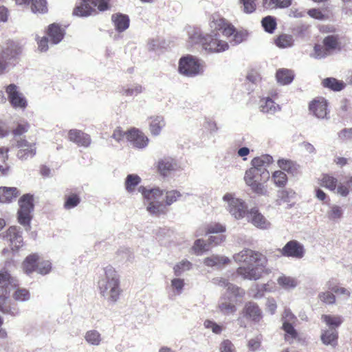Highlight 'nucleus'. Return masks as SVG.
Segmentation results:
<instances>
[{
    "label": "nucleus",
    "mask_w": 352,
    "mask_h": 352,
    "mask_svg": "<svg viewBox=\"0 0 352 352\" xmlns=\"http://www.w3.org/2000/svg\"><path fill=\"white\" fill-rule=\"evenodd\" d=\"M209 25L212 30L211 34H204L197 27L190 28L188 30V43L192 45H200L209 52H221L228 50V43L219 39L215 31L222 30L223 34L231 38L236 31L235 28L217 14L211 16Z\"/></svg>",
    "instance_id": "1"
},
{
    "label": "nucleus",
    "mask_w": 352,
    "mask_h": 352,
    "mask_svg": "<svg viewBox=\"0 0 352 352\" xmlns=\"http://www.w3.org/2000/svg\"><path fill=\"white\" fill-rule=\"evenodd\" d=\"M236 263L246 264L236 269V274L243 279L257 280L263 275L269 274L268 259L263 253L245 248L233 256Z\"/></svg>",
    "instance_id": "2"
},
{
    "label": "nucleus",
    "mask_w": 352,
    "mask_h": 352,
    "mask_svg": "<svg viewBox=\"0 0 352 352\" xmlns=\"http://www.w3.org/2000/svg\"><path fill=\"white\" fill-rule=\"evenodd\" d=\"M98 284L102 296H107L108 300L113 302L118 300L122 289L119 276L113 267L108 266L104 269V276L98 280Z\"/></svg>",
    "instance_id": "3"
},
{
    "label": "nucleus",
    "mask_w": 352,
    "mask_h": 352,
    "mask_svg": "<svg viewBox=\"0 0 352 352\" xmlns=\"http://www.w3.org/2000/svg\"><path fill=\"white\" fill-rule=\"evenodd\" d=\"M270 178L267 170H258L255 168L248 169L244 175V181L251 190L258 195H267V185L266 184Z\"/></svg>",
    "instance_id": "4"
},
{
    "label": "nucleus",
    "mask_w": 352,
    "mask_h": 352,
    "mask_svg": "<svg viewBox=\"0 0 352 352\" xmlns=\"http://www.w3.org/2000/svg\"><path fill=\"white\" fill-rule=\"evenodd\" d=\"M12 287L17 286V280L13 277L11 274L6 269L0 270V311L3 314H8L14 316L17 311L12 309L10 305H6V302L10 297L9 286Z\"/></svg>",
    "instance_id": "5"
},
{
    "label": "nucleus",
    "mask_w": 352,
    "mask_h": 352,
    "mask_svg": "<svg viewBox=\"0 0 352 352\" xmlns=\"http://www.w3.org/2000/svg\"><path fill=\"white\" fill-rule=\"evenodd\" d=\"M19 209L17 211L18 222L24 227L30 228L32 219V212L34 209V195L30 193L23 195L18 201Z\"/></svg>",
    "instance_id": "6"
},
{
    "label": "nucleus",
    "mask_w": 352,
    "mask_h": 352,
    "mask_svg": "<svg viewBox=\"0 0 352 352\" xmlns=\"http://www.w3.org/2000/svg\"><path fill=\"white\" fill-rule=\"evenodd\" d=\"M108 2L109 0H81L80 5L74 8L73 14L78 16H88L96 12V7L100 11H104L109 9Z\"/></svg>",
    "instance_id": "7"
},
{
    "label": "nucleus",
    "mask_w": 352,
    "mask_h": 352,
    "mask_svg": "<svg viewBox=\"0 0 352 352\" xmlns=\"http://www.w3.org/2000/svg\"><path fill=\"white\" fill-rule=\"evenodd\" d=\"M179 71L182 74L186 76H195L201 74L204 71L203 63L190 55L183 57L179 60Z\"/></svg>",
    "instance_id": "8"
},
{
    "label": "nucleus",
    "mask_w": 352,
    "mask_h": 352,
    "mask_svg": "<svg viewBox=\"0 0 352 352\" xmlns=\"http://www.w3.org/2000/svg\"><path fill=\"white\" fill-rule=\"evenodd\" d=\"M324 46L316 45L314 47V57L322 58L329 55L333 50H340L338 37L336 35H329L323 40Z\"/></svg>",
    "instance_id": "9"
},
{
    "label": "nucleus",
    "mask_w": 352,
    "mask_h": 352,
    "mask_svg": "<svg viewBox=\"0 0 352 352\" xmlns=\"http://www.w3.org/2000/svg\"><path fill=\"white\" fill-rule=\"evenodd\" d=\"M224 201L228 203V210L236 219L243 218L247 212L245 203L238 198L233 197L232 194L228 193L223 197Z\"/></svg>",
    "instance_id": "10"
},
{
    "label": "nucleus",
    "mask_w": 352,
    "mask_h": 352,
    "mask_svg": "<svg viewBox=\"0 0 352 352\" xmlns=\"http://www.w3.org/2000/svg\"><path fill=\"white\" fill-rule=\"evenodd\" d=\"M243 318L254 322H259L263 318V312L258 304L253 301L245 302L241 310Z\"/></svg>",
    "instance_id": "11"
},
{
    "label": "nucleus",
    "mask_w": 352,
    "mask_h": 352,
    "mask_svg": "<svg viewBox=\"0 0 352 352\" xmlns=\"http://www.w3.org/2000/svg\"><path fill=\"white\" fill-rule=\"evenodd\" d=\"M278 251L283 256L296 258H301L305 254L303 245L296 240L289 241L282 249H279Z\"/></svg>",
    "instance_id": "12"
},
{
    "label": "nucleus",
    "mask_w": 352,
    "mask_h": 352,
    "mask_svg": "<svg viewBox=\"0 0 352 352\" xmlns=\"http://www.w3.org/2000/svg\"><path fill=\"white\" fill-rule=\"evenodd\" d=\"M22 50L19 43L10 41L2 47L0 60H3L8 64V60L17 58L21 54Z\"/></svg>",
    "instance_id": "13"
},
{
    "label": "nucleus",
    "mask_w": 352,
    "mask_h": 352,
    "mask_svg": "<svg viewBox=\"0 0 352 352\" xmlns=\"http://www.w3.org/2000/svg\"><path fill=\"white\" fill-rule=\"evenodd\" d=\"M127 141L136 148H145L149 142L147 136L138 129L131 128L127 131Z\"/></svg>",
    "instance_id": "14"
},
{
    "label": "nucleus",
    "mask_w": 352,
    "mask_h": 352,
    "mask_svg": "<svg viewBox=\"0 0 352 352\" xmlns=\"http://www.w3.org/2000/svg\"><path fill=\"white\" fill-rule=\"evenodd\" d=\"M16 146L19 148L16 156L20 160H27L36 155V144L30 143L25 139H20L17 140Z\"/></svg>",
    "instance_id": "15"
},
{
    "label": "nucleus",
    "mask_w": 352,
    "mask_h": 352,
    "mask_svg": "<svg viewBox=\"0 0 352 352\" xmlns=\"http://www.w3.org/2000/svg\"><path fill=\"white\" fill-rule=\"evenodd\" d=\"M9 100L14 108L24 109L27 107V100L21 93L17 90L14 84H10L6 88Z\"/></svg>",
    "instance_id": "16"
},
{
    "label": "nucleus",
    "mask_w": 352,
    "mask_h": 352,
    "mask_svg": "<svg viewBox=\"0 0 352 352\" xmlns=\"http://www.w3.org/2000/svg\"><path fill=\"white\" fill-rule=\"evenodd\" d=\"M179 168L177 162L171 157H165L157 162V170L158 173L163 177L170 175Z\"/></svg>",
    "instance_id": "17"
},
{
    "label": "nucleus",
    "mask_w": 352,
    "mask_h": 352,
    "mask_svg": "<svg viewBox=\"0 0 352 352\" xmlns=\"http://www.w3.org/2000/svg\"><path fill=\"white\" fill-rule=\"evenodd\" d=\"M247 218L249 222L258 228L267 229L270 226V223L256 208H253L247 212Z\"/></svg>",
    "instance_id": "18"
},
{
    "label": "nucleus",
    "mask_w": 352,
    "mask_h": 352,
    "mask_svg": "<svg viewBox=\"0 0 352 352\" xmlns=\"http://www.w3.org/2000/svg\"><path fill=\"white\" fill-rule=\"evenodd\" d=\"M6 237L9 241L10 246L13 251L18 250L23 246V238L17 227H10L6 231Z\"/></svg>",
    "instance_id": "19"
},
{
    "label": "nucleus",
    "mask_w": 352,
    "mask_h": 352,
    "mask_svg": "<svg viewBox=\"0 0 352 352\" xmlns=\"http://www.w3.org/2000/svg\"><path fill=\"white\" fill-rule=\"evenodd\" d=\"M68 138L79 146L87 147L91 144L89 135L80 130L71 129L68 132Z\"/></svg>",
    "instance_id": "20"
},
{
    "label": "nucleus",
    "mask_w": 352,
    "mask_h": 352,
    "mask_svg": "<svg viewBox=\"0 0 352 352\" xmlns=\"http://www.w3.org/2000/svg\"><path fill=\"white\" fill-rule=\"evenodd\" d=\"M16 187H0V203H10L19 195Z\"/></svg>",
    "instance_id": "21"
},
{
    "label": "nucleus",
    "mask_w": 352,
    "mask_h": 352,
    "mask_svg": "<svg viewBox=\"0 0 352 352\" xmlns=\"http://www.w3.org/2000/svg\"><path fill=\"white\" fill-rule=\"evenodd\" d=\"M39 256L36 254L28 255L23 261L21 267L25 274L30 275L36 272L37 262Z\"/></svg>",
    "instance_id": "22"
},
{
    "label": "nucleus",
    "mask_w": 352,
    "mask_h": 352,
    "mask_svg": "<svg viewBox=\"0 0 352 352\" xmlns=\"http://www.w3.org/2000/svg\"><path fill=\"white\" fill-rule=\"evenodd\" d=\"M144 197L148 201L157 202V199H160L163 195V191L160 188H154L151 189H147L144 186H140L138 188Z\"/></svg>",
    "instance_id": "23"
},
{
    "label": "nucleus",
    "mask_w": 352,
    "mask_h": 352,
    "mask_svg": "<svg viewBox=\"0 0 352 352\" xmlns=\"http://www.w3.org/2000/svg\"><path fill=\"white\" fill-rule=\"evenodd\" d=\"M282 329L285 333L284 338L286 342L292 344L294 340H300L299 333L293 324L288 322V321H283Z\"/></svg>",
    "instance_id": "24"
},
{
    "label": "nucleus",
    "mask_w": 352,
    "mask_h": 352,
    "mask_svg": "<svg viewBox=\"0 0 352 352\" xmlns=\"http://www.w3.org/2000/svg\"><path fill=\"white\" fill-rule=\"evenodd\" d=\"M16 2L19 5L31 2V9L34 13H45L47 11L46 0H16Z\"/></svg>",
    "instance_id": "25"
},
{
    "label": "nucleus",
    "mask_w": 352,
    "mask_h": 352,
    "mask_svg": "<svg viewBox=\"0 0 352 352\" xmlns=\"http://www.w3.org/2000/svg\"><path fill=\"white\" fill-rule=\"evenodd\" d=\"M166 122L162 116L151 117L149 123V130L152 135H159L165 126Z\"/></svg>",
    "instance_id": "26"
},
{
    "label": "nucleus",
    "mask_w": 352,
    "mask_h": 352,
    "mask_svg": "<svg viewBox=\"0 0 352 352\" xmlns=\"http://www.w3.org/2000/svg\"><path fill=\"white\" fill-rule=\"evenodd\" d=\"M111 19L116 29L120 32L126 30L129 26V18L127 15L116 14Z\"/></svg>",
    "instance_id": "27"
},
{
    "label": "nucleus",
    "mask_w": 352,
    "mask_h": 352,
    "mask_svg": "<svg viewBox=\"0 0 352 352\" xmlns=\"http://www.w3.org/2000/svg\"><path fill=\"white\" fill-rule=\"evenodd\" d=\"M321 340L325 345L336 346L338 344V333L331 329L324 330L321 334Z\"/></svg>",
    "instance_id": "28"
},
{
    "label": "nucleus",
    "mask_w": 352,
    "mask_h": 352,
    "mask_svg": "<svg viewBox=\"0 0 352 352\" xmlns=\"http://www.w3.org/2000/svg\"><path fill=\"white\" fill-rule=\"evenodd\" d=\"M218 309L224 315L234 314L236 311V306L230 301V298L222 297L218 305Z\"/></svg>",
    "instance_id": "29"
},
{
    "label": "nucleus",
    "mask_w": 352,
    "mask_h": 352,
    "mask_svg": "<svg viewBox=\"0 0 352 352\" xmlns=\"http://www.w3.org/2000/svg\"><path fill=\"white\" fill-rule=\"evenodd\" d=\"M48 36L52 44H57L63 38L64 31L58 25L53 23L48 28Z\"/></svg>",
    "instance_id": "30"
},
{
    "label": "nucleus",
    "mask_w": 352,
    "mask_h": 352,
    "mask_svg": "<svg viewBox=\"0 0 352 352\" xmlns=\"http://www.w3.org/2000/svg\"><path fill=\"white\" fill-rule=\"evenodd\" d=\"M14 288L12 293V298L17 302H25L30 299L31 294L29 289L25 287H19V282L17 281V286Z\"/></svg>",
    "instance_id": "31"
},
{
    "label": "nucleus",
    "mask_w": 352,
    "mask_h": 352,
    "mask_svg": "<svg viewBox=\"0 0 352 352\" xmlns=\"http://www.w3.org/2000/svg\"><path fill=\"white\" fill-rule=\"evenodd\" d=\"M273 161L272 157L270 155H263L253 158L251 161L252 167L258 170H266L263 167L270 164Z\"/></svg>",
    "instance_id": "32"
},
{
    "label": "nucleus",
    "mask_w": 352,
    "mask_h": 352,
    "mask_svg": "<svg viewBox=\"0 0 352 352\" xmlns=\"http://www.w3.org/2000/svg\"><path fill=\"white\" fill-rule=\"evenodd\" d=\"M276 77L277 81L281 85H288L291 83L294 79V74L292 71L287 69H280L277 71Z\"/></svg>",
    "instance_id": "33"
},
{
    "label": "nucleus",
    "mask_w": 352,
    "mask_h": 352,
    "mask_svg": "<svg viewBox=\"0 0 352 352\" xmlns=\"http://www.w3.org/2000/svg\"><path fill=\"white\" fill-rule=\"evenodd\" d=\"M230 262V260L225 256H219L217 255H212L204 259V263L208 267L221 266L227 265Z\"/></svg>",
    "instance_id": "34"
},
{
    "label": "nucleus",
    "mask_w": 352,
    "mask_h": 352,
    "mask_svg": "<svg viewBox=\"0 0 352 352\" xmlns=\"http://www.w3.org/2000/svg\"><path fill=\"white\" fill-rule=\"evenodd\" d=\"M292 0H263V6L270 10L286 8L292 4Z\"/></svg>",
    "instance_id": "35"
},
{
    "label": "nucleus",
    "mask_w": 352,
    "mask_h": 352,
    "mask_svg": "<svg viewBox=\"0 0 352 352\" xmlns=\"http://www.w3.org/2000/svg\"><path fill=\"white\" fill-rule=\"evenodd\" d=\"M64 200V208L67 210H69L80 204V197L78 193L71 192L65 195Z\"/></svg>",
    "instance_id": "36"
},
{
    "label": "nucleus",
    "mask_w": 352,
    "mask_h": 352,
    "mask_svg": "<svg viewBox=\"0 0 352 352\" xmlns=\"http://www.w3.org/2000/svg\"><path fill=\"white\" fill-rule=\"evenodd\" d=\"M140 182L141 178L138 175H128L124 182L126 191L130 193L133 192Z\"/></svg>",
    "instance_id": "37"
},
{
    "label": "nucleus",
    "mask_w": 352,
    "mask_h": 352,
    "mask_svg": "<svg viewBox=\"0 0 352 352\" xmlns=\"http://www.w3.org/2000/svg\"><path fill=\"white\" fill-rule=\"evenodd\" d=\"M319 184L321 186L333 191L337 187L338 179L329 174H323Z\"/></svg>",
    "instance_id": "38"
},
{
    "label": "nucleus",
    "mask_w": 352,
    "mask_h": 352,
    "mask_svg": "<svg viewBox=\"0 0 352 352\" xmlns=\"http://www.w3.org/2000/svg\"><path fill=\"white\" fill-rule=\"evenodd\" d=\"M323 87L329 88L334 91H339L343 89L345 84L334 78H327L322 80Z\"/></svg>",
    "instance_id": "39"
},
{
    "label": "nucleus",
    "mask_w": 352,
    "mask_h": 352,
    "mask_svg": "<svg viewBox=\"0 0 352 352\" xmlns=\"http://www.w3.org/2000/svg\"><path fill=\"white\" fill-rule=\"evenodd\" d=\"M322 320L331 328H338L343 322V319L340 316H332L323 314L321 316Z\"/></svg>",
    "instance_id": "40"
},
{
    "label": "nucleus",
    "mask_w": 352,
    "mask_h": 352,
    "mask_svg": "<svg viewBox=\"0 0 352 352\" xmlns=\"http://www.w3.org/2000/svg\"><path fill=\"white\" fill-rule=\"evenodd\" d=\"M30 127V124L25 120H20L14 122L11 133L14 136H20L27 133Z\"/></svg>",
    "instance_id": "41"
},
{
    "label": "nucleus",
    "mask_w": 352,
    "mask_h": 352,
    "mask_svg": "<svg viewBox=\"0 0 352 352\" xmlns=\"http://www.w3.org/2000/svg\"><path fill=\"white\" fill-rule=\"evenodd\" d=\"M278 284L285 289H291L296 287L298 285V281L296 278L281 276L277 279Z\"/></svg>",
    "instance_id": "42"
},
{
    "label": "nucleus",
    "mask_w": 352,
    "mask_h": 352,
    "mask_svg": "<svg viewBox=\"0 0 352 352\" xmlns=\"http://www.w3.org/2000/svg\"><path fill=\"white\" fill-rule=\"evenodd\" d=\"M272 179L274 184L280 188H283L287 183V176L282 170H276L272 175Z\"/></svg>",
    "instance_id": "43"
},
{
    "label": "nucleus",
    "mask_w": 352,
    "mask_h": 352,
    "mask_svg": "<svg viewBox=\"0 0 352 352\" xmlns=\"http://www.w3.org/2000/svg\"><path fill=\"white\" fill-rule=\"evenodd\" d=\"M147 210L153 214L160 215L164 214L166 212V205H164L162 202H154L151 201L148 204L147 206Z\"/></svg>",
    "instance_id": "44"
},
{
    "label": "nucleus",
    "mask_w": 352,
    "mask_h": 352,
    "mask_svg": "<svg viewBox=\"0 0 352 352\" xmlns=\"http://www.w3.org/2000/svg\"><path fill=\"white\" fill-rule=\"evenodd\" d=\"M276 45L280 48L292 47L294 44V39L292 35L281 34L275 41Z\"/></svg>",
    "instance_id": "45"
},
{
    "label": "nucleus",
    "mask_w": 352,
    "mask_h": 352,
    "mask_svg": "<svg viewBox=\"0 0 352 352\" xmlns=\"http://www.w3.org/2000/svg\"><path fill=\"white\" fill-rule=\"evenodd\" d=\"M277 163L282 170L289 173H294L298 170L297 165L292 160L281 159Z\"/></svg>",
    "instance_id": "46"
},
{
    "label": "nucleus",
    "mask_w": 352,
    "mask_h": 352,
    "mask_svg": "<svg viewBox=\"0 0 352 352\" xmlns=\"http://www.w3.org/2000/svg\"><path fill=\"white\" fill-rule=\"evenodd\" d=\"M192 250L197 255H201L210 250V244L202 239H197L195 241Z\"/></svg>",
    "instance_id": "47"
},
{
    "label": "nucleus",
    "mask_w": 352,
    "mask_h": 352,
    "mask_svg": "<svg viewBox=\"0 0 352 352\" xmlns=\"http://www.w3.org/2000/svg\"><path fill=\"white\" fill-rule=\"evenodd\" d=\"M327 101L322 97L313 100L309 105V110H327Z\"/></svg>",
    "instance_id": "48"
},
{
    "label": "nucleus",
    "mask_w": 352,
    "mask_h": 352,
    "mask_svg": "<svg viewBox=\"0 0 352 352\" xmlns=\"http://www.w3.org/2000/svg\"><path fill=\"white\" fill-rule=\"evenodd\" d=\"M261 23L265 30L269 33H272L276 27V20L272 16L264 17Z\"/></svg>",
    "instance_id": "49"
},
{
    "label": "nucleus",
    "mask_w": 352,
    "mask_h": 352,
    "mask_svg": "<svg viewBox=\"0 0 352 352\" xmlns=\"http://www.w3.org/2000/svg\"><path fill=\"white\" fill-rule=\"evenodd\" d=\"M85 340L93 345H98L100 343V334L96 330L88 331L85 334Z\"/></svg>",
    "instance_id": "50"
},
{
    "label": "nucleus",
    "mask_w": 352,
    "mask_h": 352,
    "mask_svg": "<svg viewBox=\"0 0 352 352\" xmlns=\"http://www.w3.org/2000/svg\"><path fill=\"white\" fill-rule=\"evenodd\" d=\"M182 197V194L177 190L167 191L165 197V205L170 206Z\"/></svg>",
    "instance_id": "51"
},
{
    "label": "nucleus",
    "mask_w": 352,
    "mask_h": 352,
    "mask_svg": "<svg viewBox=\"0 0 352 352\" xmlns=\"http://www.w3.org/2000/svg\"><path fill=\"white\" fill-rule=\"evenodd\" d=\"M192 267V263L187 261V260H183L177 265H175L173 267L175 274L176 276L180 275L182 272H184L186 270H189Z\"/></svg>",
    "instance_id": "52"
},
{
    "label": "nucleus",
    "mask_w": 352,
    "mask_h": 352,
    "mask_svg": "<svg viewBox=\"0 0 352 352\" xmlns=\"http://www.w3.org/2000/svg\"><path fill=\"white\" fill-rule=\"evenodd\" d=\"M143 87L140 85H133L130 87L123 89V94L126 96H136L143 91Z\"/></svg>",
    "instance_id": "53"
},
{
    "label": "nucleus",
    "mask_w": 352,
    "mask_h": 352,
    "mask_svg": "<svg viewBox=\"0 0 352 352\" xmlns=\"http://www.w3.org/2000/svg\"><path fill=\"white\" fill-rule=\"evenodd\" d=\"M259 104L261 108L267 109V110H276L277 108H280L278 104H276L270 98L261 99Z\"/></svg>",
    "instance_id": "54"
},
{
    "label": "nucleus",
    "mask_w": 352,
    "mask_h": 352,
    "mask_svg": "<svg viewBox=\"0 0 352 352\" xmlns=\"http://www.w3.org/2000/svg\"><path fill=\"white\" fill-rule=\"evenodd\" d=\"M319 299L325 304L333 305L336 302V296L330 292H321L318 294Z\"/></svg>",
    "instance_id": "55"
},
{
    "label": "nucleus",
    "mask_w": 352,
    "mask_h": 352,
    "mask_svg": "<svg viewBox=\"0 0 352 352\" xmlns=\"http://www.w3.org/2000/svg\"><path fill=\"white\" fill-rule=\"evenodd\" d=\"M51 263L48 261H42L37 262L36 272L41 274H48L51 270Z\"/></svg>",
    "instance_id": "56"
},
{
    "label": "nucleus",
    "mask_w": 352,
    "mask_h": 352,
    "mask_svg": "<svg viewBox=\"0 0 352 352\" xmlns=\"http://www.w3.org/2000/svg\"><path fill=\"white\" fill-rule=\"evenodd\" d=\"M225 231H226V227L220 223H218L209 224L206 228V234L221 233V232H224Z\"/></svg>",
    "instance_id": "57"
},
{
    "label": "nucleus",
    "mask_w": 352,
    "mask_h": 352,
    "mask_svg": "<svg viewBox=\"0 0 352 352\" xmlns=\"http://www.w3.org/2000/svg\"><path fill=\"white\" fill-rule=\"evenodd\" d=\"M256 0H240L241 3L243 5V12L247 14L254 12L256 8Z\"/></svg>",
    "instance_id": "58"
},
{
    "label": "nucleus",
    "mask_w": 352,
    "mask_h": 352,
    "mask_svg": "<svg viewBox=\"0 0 352 352\" xmlns=\"http://www.w3.org/2000/svg\"><path fill=\"white\" fill-rule=\"evenodd\" d=\"M227 290L230 294L235 298H243L245 294L244 289L233 284L230 285Z\"/></svg>",
    "instance_id": "59"
},
{
    "label": "nucleus",
    "mask_w": 352,
    "mask_h": 352,
    "mask_svg": "<svg viewBox=\"0 0 352 352\" xmlns=\"http://www.w3.org/2000/svg\"><path fill=\"white\" fill-rule=\"evenodd\" d=\"M112 138L118 142H120L124 139L127 140V131H123L120 127H118L114 130Z\"/></svg>",
    "instance_id": "60"
},
{
    "label": "nucleus",
    "mask_w": 352,
    "mask_h": 352,
    "mask_svg": "<svg viewBox=\"0 0 352 352\" xmlns=\"http://www.w3.org/2000/svg\"><path fill=\"white\" fill-rule=\"evenodd\" d=\"M221 352H235L234 344L229 340H224L220 344Z\"/></svg>",
    "instance_id": "61"
},
{
    "label": "nucleus",
    "mask_w": 352,
    "mask_h": 352,
    "mask_svg": "<svg viewBox=\"0 0 352 352\" xmlns=\"http://www.w3.org/2000/svg\"><path fill=\"white\" fill-rule=\"evenodd\" d=\"M204 325L206 328L211 329L212 332L214 333L219 334L222 331L221 326L219 325L213 321L206 320L204 322Z\"/></svg>",
    "instance_id": "62"
},
{
    "label": "nucleus",
    "mask_w": 352,
    "mask_h": 352,
    "mask_svg": "<svg viewBox=\"0 0 352 352\" xmlns=\"http://www.w3.org/2000/svg\"><path fill=\"white\" fill-rule=\"evenodd\" d=\"M338 138L341 141H346L352 139V127L344 129L338 133Z\"/></svg>",
    "instance_id": "63"
},
{
    "label": "nucleus",
    "mask_w": 352,
    "mask_h": 352,
    "mask_svg": "<svg viewBox=\"0 0 352 352\" xmlns=\"http://www.w3.org/2000/svg\"><path fill=\"white\" fill-rule=\"evenodd\" d=\"M245 38V34L242 32H237L236 30L232 35V38L230 39V42L232 45H237L241 43Z\"/></svg>",
    "instance_id": "64"
}]
</instances>
